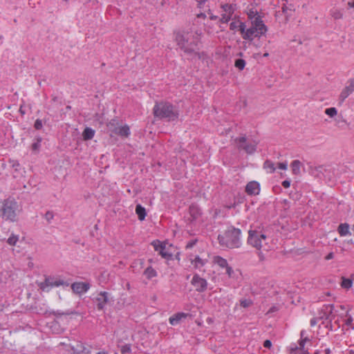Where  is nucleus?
Returning a JSON list of instances; mask_svg holds the SVG:
<instances>
[{"label":"nucleus","mask_w":354,"mask_h":354,"mask_svg":"<svg viewBox=\"0 0 354 354\" xmlns=\"http://www.w3.org/2000/svg\"><path fill=\"white\" fill-rule=\"evenodd\" d=\"M175 41L178 46L187 55H192L195 50H198L201 42L197 31L194 34L189 31L178 32L176 33Z\"/></svg>","instance_id":"1"},{"label":"nucleus","mask_w":354,"mask_h":354,"mask_svg":"<svg viewBox=\"0 0 354 354\" xmlns=\"http://www.w3.org/2000/svg\"><path fill=\"white\" fill-rule=\"evenodd\" d=\"M21 212V206L12 196L0 201V217L3 221L11 223L17 222Z\"/></svg>","instance_id":"2"},{"label":"nucleus","mask_w":354,"mask_h":354,"mask_svg":"<svg viewBox=\"0 0 354 354\" xmlns=\"http://www.w3.org/2000/svg\"><path fill=\"white\" fill-rule=\"evenodd\" d=\"M153 114L156 118L166 119L168 122H174L179 118L178 109L169 102H156L153 108Z\"/></svg>","instance_id":"3"},{"label":"nucleus","mask_w":354,"mask_h":354,"mask_svg":"<svg viewBox=\"0 0 354 354\" xmlns=\"http://www.w3.org/2000/svg\"><path fill=\"white\" fill-rule=\"evenodd\" d=\"M241 235V230L231 225L223 234H218V241L221 246L230 249L239 248L242 244Z\"/></svg>","instance_id":"4"},{"label":"nucleus","mask_w":354,"mask_h":354,"mask_svg":"<svg viewBox=\"0 0 354 354\" xmlns=\"http://www.w3.org/2000/svg\"><path fill=\"white\" fill-rule=\"evenodd\" d=\"M266 239L267 236L262 230H259L257 229L249 230L247 243L249 245L256 248L257 250H261L263 246L262 242Z\"/></svg>","instance_id":"5"},{"label":"nucleus","mask_w":354,"mask_h":354,"mask_svg":"<svg viewBox=\"0 0 354 354\" xmlns=\"http://www.w3.org/2000/svg\"><path fill=\"white\" fill-rule=\"evenodd\" d=\"M69 283L62 279H55L54 277H46L45 280L41 282L39 286L42 290L48 291V288H52L53 287H58L59 286H68Z\"/></svg>","instance_id":"6"},{"label":"nucleus","mask_w":354,"mask_h":354,"mask_svg":"<svg viewBox=\"0 0 354 354\" xmlns=\"http://www.w3.org/2000/svg\"><path fill=\"white\" fill-rule=\"evenodd\" d=\"M191 284L198 292H204L207 289V281L205 279L200 277L198 274H194L191 280Z\"/></svg>","instance_id":"7"},{"label":"nucleus","mask_w":354,"mask_h":354,"mask_svg":"<svg viewBox=\"0 0 354 354\" xmlns=\"http://www.w3.org/2000/svg\"><path fill=\"white\" fill-rule=\"evenodd\" d=\"M235 142L238 144L239 149H243L248 153L252 154L257 150L256 144L246 143L245 136L236 138Z\"/></svg>","instance_id":"8"},{"label":"nucleus","mask_w":354,"mask_h":354,"mask_svg":"<svg viewBox=\"0 0 354 354\" xmlns=\"http://www.w3.org/2000/svg\"><path fill=\"white\" fill-rule=\"evenodd\" d=\"M93 301L96 303L98 310H103L105 305L110 302V293L106 291H102L93 299Z\"/></svg>","instance_id":"9"},{"label":"nucleus","mask_w":354,"mask_h":354,"mask_svg":"<svg viewBox=\"0 0 354 354\" xmlns=\"http://www.w3.org/2000/svg\"><path fill=\"white\" fill-rule=\"evenodd\" d=\"M156 251H158L159 254L161 257L167 260H172L173 255L171 253H169L165 251V243L161 242L160 241L156 239L151 242V243Z\"/></svg>","instance_id":"10"},{"label":"nucleus","mask_w":354,"mask_h":354,"mask_svg":"<svg viewBox=\"0 0 354 354\" xmlns=\"http://www.w3.org/2000/svg\"><path fill=\"white\" fill-rule=\"evenodd\" d=\"M91 285L88 282H74L71 284V289L74 293L81 295L88 291Z\"/></svg>","instance_id":"11"},{"label":"nucleus","mask_w":354,"mask_h":354,"mask_svg":"<svg viewBox=\"0 0 354 354\" xmlns=\"http://www.w3.org/2000/svg\"><path fill=\"white\" fill-rule=\"evenodd\" d=\"M348 83V85L345 86L339 95V100L340 102H343L354 91V78L350 79Z\"/></svg>","instance_id":"12"},{"label":"nucleus","mask_w":354,"mask_h":354,"mask_svg":"<svg viewBox=\"0 0 354 354\" xmlns=\"http://www.w3.org/2000/svg\"><path fill=\"white\" fill-rule=\"evenodd\" d=\"M245 192L249 196H256L260 192V184L255 180L249 182L245 186Z\"/></svg>","instance_id":"13"},{"label":"nucleus","mask_w":354,"mask_h":354,"mask_svg":"<svg viewBox=\"0 0 354 354\" xmlns=\"http://www.w3.org/2000/svg\"><path fill=\"white\" fill-rule=\"evenodd\" d=\"M190 223L196 221L202 214V211L198 205L192 203L189 207Z\"/></svg>","instance_id":"14"},{"label":"nucleus","mask_w":354,"mask_h":354,"mask_svg":"<svg viewBox=\"0 0 354 354\" xmlns=\"http://www.w3.org/2000/svg\"><path fill=\"white\" fill-rule=\"evenodd\" d=\"M334 310V304L324 305L320 310L318 318L319 319H328L330 316L333 314Z\"/></svg>","instance_id":"15"},{"label":"nucleus","mask_w":354,"mask_h":354,"mask_svg":"<svg viewBox=\"0 0 354 354\" xmlns=\"http://www.w3.org/2000/svg\"><path fill=\"white\" fill-rule=\"evenodd\" d=\"M262 18L263 16L259 15L250 21L251 26L257 28V30H261V33H263L264 31H268V27L264 24Z\"/></svg>","instance_id":"16"},{"label":"nucleus","mask_w":354,"mask_h":354,"mask_svg":"<svg viewBox=\"0 0 354 354\" xmlns=\"http://www.w3.org/2000/svg\"><path fill=\"white\" fill-rule=\"evenodd\" d=\"M189 316L188 313H185L183 312H180L175 313L172 316H171L169 319V324L172 326L177 325L180 324L183 319H186Z\"/></svg>","instance_id":"17"},{"label":"nucleus","mask_w":354,"mask_h":354,"mask_svg":"<svg viewBox=\"0 0 354 354\" xmlns=\"http://www.w3.org/2000/svg\"><path fill=\"white\" fill-rule=\"evenodd\" d=\"M341 280V287L344 289L348 290L353 286V283L354 281V274H351L349 278L342 277Z\"/></svg>","instance_id":"18"},{"label":"nucleus","mask_w":354,"mask_h":354,"mask_svg":"<svg viewBox=\"0 0 354 354\" xmlns=\"http://www.w3.org/2000/svg\"><path fill=\"white\" fill-rule=\"evenodd\" d=\"M221 8L225 14L233 16L237 6L235 3H222L221 4Z\"/></svg>","instance_id":"19"},{"label":"nucleus","mask_w":354,"mask_h":354,"mask_svg":"<svg viewBox=\"0 0 354 354\" xmlns=\"http://www.w3.org/2000/svg\"><path fill=\"white\" fill-rule=\"evenodd\" d=\"M257 30H258L257 29V28L250 26L249 28L247 29L245 32L243 34L242 38L245 40L252 41L254 38L255 33L257 32Z\"/></svg>","instance_id":"20"},{"label":"nucleus","mask_w":354,"mask_h":354,"mask_svg":"<svg viewBox=\"0 0 354 354\" xmlns=\"http://www.w3.org/2000/svg\"><path fill=\"white\" fill-rule=\"evenodd\" d=\"M130 129L127 124H125L122 127H117L114 134L122 136V137H128L130 135Z\"/></svg>","instance_id":"21"},{"label":"nucleus","mask_w":354,"mask_h":354,"mask_svg":"<svg viewBox=\"0 0 354 354\" xmlns=\"http://www.w3.org/2000/svg\"><path fill=\"white\" fill-rule=\"evenodd\" d=\"M69 347L73 354H82L86 348L81 342H77L75 346L70 344Z\"/></svg>","instance_id":"22"},{"label":"nucleus","mask_w":354,"mask_h":354,"mask_svg":"<svg viewBox=\"0 0 354 354\" xmlns=\"http://www.w3.org/2000/svg\"><path fill=\"white\" fill-rule=\"evenodd\" d=\"M207 262V259H203L198 255H196L194 259H191V263L196 269L201 268L204 266Z\"/></svg>","instance_id":"23"},{"label":"nucleus","mask_w":354,"mask_h":354,"mask_svg":"<svg viewBox=\"0 0 354 354\" xmlns=\"http://www.w3.org/2000/svg\"><path fill=\"white\" fill-rule=\"evenodd\" d=\"M136 213L138 215V219L141 221L145 219L147 216V212L145 208L140 204H138L136 206Z\"/></svg>","instance_id":"24"},{"label":"nucleus","mask_w":354,"mask_h":354,"mask_svg":"<svg viewBox=\"0 0 354 354\" xmlns=\"http://www.w3.org/2000/svg\"><path fill=\"white\" fill-rule=\"evenodd\" d=\"M143 274L148 280H151L152 278L157 277L158 273L152 266H149L144 270Z\"/></svg>","instance_id":"25"},{"label":"nucleus","mask_w":354,"mask_h":354,"mask_svg":"<svg viewBox=\"0 0 354 354\" xmlns=\"http://www.w3.org/2000/svg\"><path fill=\"white\" fill-rule=\"evenodd\" d=\"M95 135V131L90 128V127H86L82 133L83 139L84 140H91Z\"/></svg>","instance_id":"26"},{"label":"nucleus","mask_w":354,"mask_h":354,"mask_svg":"<svg viewBox=\"0 0 354 354\" xmlns=\"http://www.w3.org/2000/svg\"><path fill=\"white\" fill-rule=\"evenodd\" d=\"M42 138L41 136H37L35 138L34 142L31 145V150L35 153H38L41 147V142H42Z\"/></svg>","instance_id":"27"},{"label":"nucleus","mask_w":354,"mask_h":354,"mask_svg":"<svg viewBox=\"0 0 354 354\" xmlns=\"http://www.w3.org/2000/svg\"><path fill=\"white\" fill-rule=\"evenodd\" d=\"M337 231L340 236H344L348 234L349 232V225L346 223H341L337 228Z\"/></svg>","instance_id":"28"},{"label":"nucleus","mask_w":354,"mask_h":354,"mask_svg":"<svg viewBox=\"0 0 354 354\" xmlns=\"http://www.w3.org/2000/svg\"><path fill=\"white\" fill-rule=\"evenodd\" d=\"M301 166V162L299 160H293L290 164L292 174H295V175L299 174Z\"/></svg>","instance_id":"29"},{"label":"nucleus","mask_w":354,"mask_h":354,"mask_svg":"<svg viewBox=\"0 0 354 354\" xmlns=\"http://www.w3.org/2000/svg\"><path fill=\"white\" fill-rule=\"evenodd\" d=\"M294 11L295 10V8H294V5L290 3V4H285L283 3L282 5V7H281V11L283 14L286 15V20L288 21V11Z\"/></svg>","instance_id":"30"},{"label":"nucleus","mask_w":354,"mask_h":354,"mask_svg":"<svg viewBox=\"0 0 354 354\" xmlns=\"http://www.w3.org/2000/svg\"><path fill=\"white\" fill-rule=\"evenodd\" d=\"M118 120L116 119H112L106 124V127L111 133H114L117 127H118Z\"/></svg>","instance_id":"31"},{"label":"nucleus","mask_w":354,"mask_h":354,"mask_svg":"<svg viewBox=\"0 0 354 354\" xmlns=\"http://www.w3.org/2000/svg\"><path fill=\"white\" fill-rule=\"evenodd\" d=\"M214 262L221 268L227 267L228 265L227 260L220 256L214 257Z\"/></svg>","instance_id":"32"},{"label":"nucleus","mask_w":354,"mask_h":354,"mask_svg":"<svg viewBox=\"0 0 354 354\" xmlns=\"http://www.w3.org/2000/svg\"><path fill=\"white\" fill-rule=\"evenodd\" d=\"M246 13H247L248 19L250 21L260 15L259 12L257 10L254 9L253 8H248V11Z\"/></svg>","instance_id":"33"},{"label":"nucleus","mask_w":354,"mask_h":354,"mask_svg":"<svg viewBox=\"0 0 354 354\" xmlns=\"http://www.w3.org/2000/svg\"><path fill=\"white\" fill-rule=\"evenodd\" d=\"M263 167L265 169H270V173H273L274 172L276 168L274 167V164L272 161L270 160H266L264 163H263Z\"/></svg>","instance_id":"34"},{"label":"nucleus","mask_w":354,"mask_h":354,"mask_svg":"<svg viewBox=\"0 0 354 354\" xmlns=\"http://www.w3.org/2000/svg\"><path fill=\"white\" fill-rule=\"evenodd\" d=\"M245 61L243 59H236L234 62V66L236 68H237L239 71L243 70V68L245 66Z\"/></svg>","instance_id":"35"},{"label":"nucleus","mask_w":354,"mask_h":354,"mask_svg":"<svg viewBox=\"0 0 354 354\" xmlns=\"http://www.w3.org/2000/svg\"><path fill=\"white\" fill-rule=\"evenodd\" d=\"M232 19V16L228 14L223 13L219 18V22L221 24H227Z\"/></svg>","instance_id":"36"},{"label":"nucleus","mask_w":354,"mask_h":354,"mask_svg":"<svg viewBox=\"0 0 354 354\" xmlns=\"http://www.w3.org/2000/svg\"><path fill=\"white\" fill-rule=\"evenodd\" d=\"M253 304L252 301L250 299H242L240 300V306L243 308H248Z\"/></svg>","instance_id":"37"},{"label":"nucleus","mask_w":354,"mask_h":354,"mask_svg":"<svg viewBox=\"0 0 354 354\" xmlns=\"http://www.w3.org/2000/svg\"><path fill=\"white\" fill-rule=\"evenodd\" d=\"M120 352L122 354H131V346L129 344H126L122 346Z\"/></svg>","instance_id":"38"},{"label":"nucleus","mask_w":354,"mask_h":354,"mask_svg":"<svg viewBox=\"0 0 354 354\" xmlns=\"http://www.w3.org/2000/svg\"><path fill=\"white\" fill-rule=\"evenodd\" d=\"M325 113L330 118H333L337 113V111L335 107L328 108L325 110Z\"/></svg>","instance_id":"39"},{"label":"nucleus","mask_w":354,"mask_h":354,"mask_svg":"<svg viewBox=\"0 0 354 354\" xmlns=\"http://www.w3.org/2000/svg\"><path fill=\"white\" fill-rule=\"evenodd\" d=\"M307 342H310V339L307 337L304 338H301L300 340L299 341V351H302L303 353L306 351L304 350V346L305 344Z\"/></svg>","instance_id":"40"},{"label":"nucleus","mask_w":354,"mask_h":354,"mask_svg":"<svg viewBox=\"0 0 354 354\" xmlns=\"http://www.w3.org/2000/svg\"><path fill=\"white\" fill-rule=\"evenodd\" d=\"M19 238L18 236L12 234L7 240V243L10 245H15L16 243L18 241Z\"/></svg>","instance_id":"41"},{"label":"nucleus","mask_w":354,"mask_h":354,"mask_svg":"<svg viewBox=\"0 0 354 354\" xmlns=\"http://www.w3.org/2000/svg\"><path fill=\"white\" fill-rule=\"evenodd\" d=\"M331 15L335 19H339L342 18L343 14L339 10H334L331 11Z\"/></svg>","instance_id":"42"},{"label":"nucleus","mask_w":354,"mask_h":354,"mask_svg":"<svg viewBox=\"0 0 354 354\" xmlns=\"http://www.w3.org/2000/svg\"><path fill=\"white\" fill-rule=\"evenodd\" d=\"M346 317H347L346 322H345V324L347 325V326H351V328L353 329L354 328V326H352V323H353V317L351 315H349L348 313V310H347L346 313Z\"/></svg>","instance_id":"43"},{"label":"nucleus","mask_w":354,"mask_h":354,"mask_svg":"<svg viewBox=\"0 0 354 354\" xmlns=\"http://www.w3.org/2000/svg\"><path fill=\"white\" fill-rule=\"evenodd\" d=\"M239 30L241 35V37L243 35V34L247 30L246 29V25L245 22L239 21V25L238 26Z\"/></svg>","instance_id":"44"},{"label":"nucleus","mask_w":354,"mask_h":354,"mask_svg":"<svg viewBox=\"0 0 354 354\" xmlns=\"http://www.w3.org/2000/svg\"><path fill=\"white\" fill-rule=\"evenodd\" d=\"M44 218L48 221V223H50V221L54 218V214L52 211H47L46 214H44Z\"/></svg>","instance_id":"45"},{"label":"nucleus","mask_w":354,"mask_h":354,"mask_svg":"<svg viewBox=\"0 0 354 354\" xmlns=\"http://www.w3.org/2000/svg\"><path fill=\"white\" fill-rule=\"evenodd\" d=\"M77 313L76 311H67L66 313H59V311H57V312H53V314L55 315V316H61V315H75V314H77Z\"/></svg>","instance_id":"46"},{"label":"nucleus","mask_w":354,"mask_h":354,"mask_svg":"<svg viewBox=\"0 0 354 354\" xmlns=\"http://www.w3.org/2000/svg\"><path fill=\"white\" fill-rule=\"evenodd\" d=\"M10 162L11 163L12 167L14 168L16 171L19 169L21 166L18 160H10Z\"/></svg>","instance_id":"47"},{"label":"nucleus","mask_w":354,"mask_h":354,"mask_svg":"<svg viewBox=\"0 0 354 354\" xmlns=\"http://www.w3.org/2000/svg\"><path fill=\"white\" fill-rule=\"evenodd\" d=\"M42 127H43L42 120L40 119H37L34 124L35 129L37 130H39L42 128Z\"/></svg>","instance_id":"48"},{"label":"nucleus","mask_w":354,"mask_h":354,"mask_svg":"<svg viewBox=\"0 0 354 354\" xmlns=\"http://www.w3.org/2000/svg\"><path fill=\"white\" fill-rule=\"evenodd\" d=\"M198 242V239H192L191 241H189L186 246H185V248L186 249H191L196 244V243Z\"/></svg>","instance_id":"49"},{"label":"nucleus","mask_w":354,"mask_h":354,"mask_svg":"<svg viewBox=\"0 0 354 354\" xmlns=\"http://www.w3.org/2000/svg\"><path fill=\"white\" fill-rule=\"evenodd\" d=\"M226 269V274L231 277L232 274H234V270L231 266L227 265V267L225 268Z\"/></svg>","instance_id":"50"},{"label":"nucleus","mask_w":354,"mask_h":354,"mask_svg":"<svg viewBox=\"0 0 354 354\" xmlns=\"http://www.w3.org/2000/svg\"><path fill=\"white\" fill-rule=\"evenodd\" d=\"M197 1V8L202 9L207 0H196Z\"/></svg>","instance_id":"51"},{"label":"nucleus","mask_w":354,"mask_h":354,"mask_svg":"<svg viewBox=\"0 0 354 354\" xmlns=\"http://www.w3.org/2000/svg\"><path fill=\"white\" fill-rule=\"evenodd\" d=\"M278 167L280 169L286 170V169H287L288 165H287V163L286 162H279L278 163Z\"/></svg>","instance_id":"52"},{"label":"nucleus","mask_w":354,"mask_h":354,"mask_svg":"<svg viewBox=\"0 0 354 354\" xmlns=\"http://www.w3.org/2000/svg\"><path fill=\"white\" fill-rule=\"evenodd\" d=\"M263 346L266 348H270L272 347V342L270 339H266L263 342Z\"/></svg>","instance_id":"53"},{"label":"nucleus","mask_w":354,"mask_h":354,"mask_svg":"<svg viewBox=\"0 0 354 354\" xmlns=\"http://www.w3.org/2000/svg\"><path fill=\"white\" fill-rule=\"evenodd\" d=\"M290 197H292L295 200H298L300 198L301 194H299L297 192H295L294 194L290 193Z\"/></svg>","instance_id":"54"},{"label":"nucleus","mask_w":354,"mask_h":354,"mask_svg":"<svg viewBox=\"0 0 354 354\" xmlns=\"http://www.w3.org/2000/svg\"><path fill=\"white\" fill-rule=\"evenodd\" d=\"M204 54L205 53L203 52L200 53L197 51V50H195V53H192V55H194L196 57H197L198 59H201Z\"/></svg>","instance_id":"55"},{"label":"nucleus","mask_w":354,"mask_h":354,"mask_svg":"<svg viewBox=\"0 0 354 354\" xmlns=\"http://www.w3.org/2000/svg\"><path fill=\"white\" fill-rule=\"evenodd\" d=\"M238 28V26L236 25V21H232L230 24V29L231 30H235Z\"/></svg>","instance_id":"56"},{"label":"nucleus","mask_w":354,"mask_h":354,"mask_svg":"<svg viewBox=\"0 0 354 354\" xmlns=\"http://www.w3.org/2000/svg\"><path fill=\"white\" fill-rule=\"evenodd\" d=\"M281 185L284 188H288L290 186V180H285L282 182Z\"/></svg>","instance_id":"57"},{"label":"nucleus","mask_w":354,"mask_h":354,"mask_svg":"<svg viewBox=\"0 0 354 354\" xmlns=\"http://www.w3.org/2000/svg\"><path fill=\"white\" fill-rule=\"evenodd\" d=\"M318 320H319L318 317H314L311 319L310 322V326H315L317 324Z\"/></svg>","instance_id":"58"},{"label":"nucleus","mask_w":354,"mask_h":354,"mask_svg":"<svg viewBox=\"0 0 354 354\" xmlns=\"http://www.w3.org/2000/svg\"><path fill=\"white\" fill-rule=\"evenodd\" d=\"M207 12H208V14H209V15H209V19H210V20H216V19H218V16L213 15V14L212 13V12H211V10H210V9H209V10H208Z\"/></svg>","instance_id":"59"},{"label":"nucleus","mask_w":354,"mask_h":354,"mask_svg":"<svg viewBox=\"0 0 354 354\" xmlns=\"http://www.w3.org/2000/svg\"><path fill=\"white\" fill-rule=\"evenodd\" d=\"M334 258V253L333 252H329L326 257H325V259L326 260H330V259H333Z\"/></svg>","instance_id":"60"},{"label":"nucleus","mask_w":354,"mask_h":354,"mask_svg":"<svg viewBox=\"0 0 354 354\" xmlns=\"http://www.w3.org/2000/svg\"><path fill=\"white\" fill-rule=\"evenodd\" d=\"M267 31L263 32V33H261V30H258L257 32L255 33L254 37H261L262 35H264L266 33Z\"/></svg>","instance_id":"61"},{"label":"nucleus","mask_w":354,"mask_h":354,"mask_svg":"<svg viewBox=\"0 0 354 354\" xmlns=\"http://www.w3.org/2000/svg\"><path fill=\"white\" fill-rule=\"evenodd\" d=\"M259 252H258V256H259V261H263L265 260L264 254L260 250H259Z\"/></svg>","instance_id":"62"},{"label":"nucleus","mask_w":354,"mask_h":354,"mask_svg":"<svg viewBox=\"0 0 354 354\" xmlns=\"http://www.w3.org/2000/svg\"><path fill=\"white\" fill-rule=\"evenodd\" d=\"M196 17L205 19L207 17V16H206V15L205 13L200 12V13L196 15Z\"/></svg>","instance_id":"63"},{"label":"nucleus","mask_w":354,"mask_h":354,"mask_svg":"<svg viewBox=\"0 0 354 354\" xmlns=\"http://www.w3.org/2000/svg\"><path fill=\"white\" fill-rule=\"evenodd\" d=\"M299 346H296V345L295 346V347H292V348H290V353L292 354V353H294V352H295V351H299Z\"/></svg>","instance_id":"64"}]
</instances>
